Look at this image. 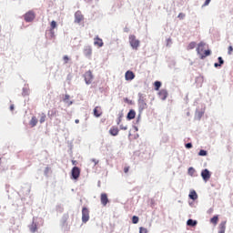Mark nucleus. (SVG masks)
Returning a JSON list of instances; mask_svg holds the SVG:
<instances>
[{
	"label": "nucleus",
	"mask_w": 233,
	"mask_h": 233,
	"mask_svg": "<svg viewBox=\"0 0 233 233\" xmlns=\"http://www.w3.org/2000/svg\"><path fill=\"white\" fill-rule=\"evenodd\" d=\"M168 96V93L166 89H162L160 92H158V97H160L161 100H166Z\"/></svg>",
	"instance_id": "obj_14"
},
{
	"label": "nucleus",
	"mask_w": 233,
	"mask_h": 233,
	"mask_svg": "<svg viewBox=\"0 0 233 233\" xmlns=\"http://www.w3.org/2000/svg\"><path fill=\"white\" fill-rule=\"evenodd\" d=\"M120 122H121V117H119L118 120H117V126L120 125Z\"/></svg>",
	"instance_id": "obj_46"
},
{
	"label": "nucleus",
	"mask_w": 233,
	"mask_h": 233,
	"mask_svg": "<svg viewBox=\"0 0 233 233\" xmlns=\"http://www.w3.org/2000/svg\"><path fill=\"white\" fill-rule=\"evenodd\" d=\"M211 0H205L203 6H208L210 4Z\"/></svg>",
	"instance_id": "obj_36"
},
{
	"label": "nucleus",
	"mask_w": 233,
	"mask_h": 233,
	"mask_svg": "<svg viewBox=\"0 0 233 233\" xmlns=\"http://www.w3.org/2000/svg\"><path fill=\"white\" fill-rule=\"evenodd\" d=\"M206 46H207L206 43L200 42L198 45V47H197V53L199 56V58L201 60H204L205 57H208V56H209L211 55L210 49H206L205 50Z\"/></svg>",
	"instance_id": "obj_1"
},
{
	"label": "nucleus",
	"mask_w": 233,
	"mask_h": 233,
	"mask_svg": "<svg viewBox=\"0 0 233 233\" xmlns=\"http://www.w3.org/2000/svg\"><path fill=\"white\" fill-rule=\"evenodd\" d=\"M219 233H225V231L224 230H219Z\"/></svg>",
	"instance_id": "obj_49"
},
{
	"label": "nucleus",
	"mask_w": 233,
	"mask_h": 233,
	"mask_svg": "<svg viewBox=\"0 0 233 233\" xmlns=\"http://www.w3.org/2000/svg\"><path fill=\"white\" fill-rule=\"evenodd\" d=\"M162 84L159 81H155V90L158 91Z\"/></svg>",
	"instance_id": "obj_27"
},
{
	"label": "nucleus",
	"mask_w": 233,
	"mask_h": 233,
	"mask_svg": "<svg viewBox=\"0 0 233 233\" xmlns=\"http://www.w3.org/2000/svg\"><path fill=\"white\" fill-rule=\"evenodd\" d=\"M90 219V211L88 208H82V222L86 224Z\"/></svg>",
	"instance_id": "obj_4"
},
{
	"label": "nucleus",
	"mask_w": 233,
	"mask_h": 233,
	"mask_svg": "<svg viewBox=\"0 0 233 233\" xmlns=\"http://www.w3.org/2000/svg\"><path fill=\"white\" fill-rule=\"evenodd\" d=\"M91 162L94 163V166H96V165L98 164V160L96 159V158H92V159H91Z\"/></svg>",
	"instance_id": "obj_38"
},
{
	"label": "nucleus",
	"mask_w": 233,
	"mask_h": 233,
	"mask_svg": "<svg viewBox=\"0 0 233 233\" xmlns=\"http://www.w3.org/2000/svg\"><path fill=\"white\" fill-rule=\"evenodd\" d=\"M195 174H196V169H195L193 167H190L188 168V175H189L190 177H194Z\"/></svg>",
	"instance_id": "obj_25"
},
{
	"label": "nucleus",
	"mask_w": 233,
	"mask_h": 233,
	"mask_svg": "<svg viewBox=\"0 0 233 233\" xmlns=\"http://www.w3.org/2000/svg\"><path fill=\"white\" fill-rule=\"evenodd\" d=\"M209 222L215 226L218 225V216H214L213 218H211V219L209 220Z\"/></svg>",
	"instance_id": "obj_22"
},
{
	"label": "nucleus",
	"mask_w": 233,
	"mask_h": 233,
	"mask_svg": "<svg viewBox=\"0 0 233 233\" xmlns=\"http://www.w3.org/2000/svg\"><path fill=\"white\" fill-rule=\"evenodd\" d=\"M63 59H64L65 65H66L69 62V57L66 55L64 56Z\"/></svg>",
	"instance_id": "obj_33"
},
{
	"label": "nucleus",
	"mask_w": 233,
	"mask_h": 233,
	"mask_svg": "<svg viewBox=\"0 0 233 233\" xmlns=\"http://www.w3.org/2000/svg\"><path fill=\"white\" fill-rule=\"evenodd\" d=\"M120 130H128V127L120 125Z\"/></svg>",
	"instance_id": "obj_35"
},
{
	"label": "nucleus",
	"mask_w": 233,
	"mask_h": 233,
	"mask_svg": "<svg viewBox=\"0 0 233 233\" xmlns=\"http://www.w3.org/2000/svg\"><path fill=\"white\" fill-rule=\"evenodd\" d=\"M129 169H130L129 167H124V173H125V174L128 173V170H129Z\"/></svg>",
	"instance_id": "obj_41"
},
{
	"label": "nucleus",
	"mask_w": 233,
	"mask_h": 233,
	"mask_svg": "<svg viewBox=\"0 0 233 233\" xmlns=\"http://www.w3.org/2000/svg\"><path fill=\"white\" fill-rule=\"evenodd\" d=\"M31 233H35L37 231V224L33 222L30 226Z\"/></svg>",
	"instance_id": "obj_21"
},
{
	"label": "nucleus",
	"mask_w": 233,
	"mask_h": 233,
	"mask_svg": "<svg viewBox=\"0 0 233 233\" xmlns=\"http://www.w3.org/2000/svg\"><path fill=\"white\" fill-rule=\"evenodd\" d=\"M137 116V112L134 109H130L128 114H127V119L132 120L135 119Z\"/></svg>",
	"instance_id": "obj_17"
},
{
	"label": "nucleus",
	"mask_w": 233,
	"mask_h": 233,
	"mask_svg": "<svg viewBox=\"0 0 233 233\" xmlns=\"http://www.w3.org/2000/svg\"><path fill=\"white\" fill-rule=\"evenodd\" d=\"M208 155V153H207V151H205V150H200L199 152H198V156H200V157H205V156H207Z\"/></svg>",
	"instance_id": "obj_31"
},
{
	"label": "nucleus",
	"mask_w": 233,
	"mask_h": 233,
	"mask_svg": "<svg viewBox=\"0 0 233 233\" xmlns=\"http://www.w3.org/2000/svg\"><path fill=\"white\" fill-rule=\"evenodd\" d=\"M135 78H136V74L134 72H132L131 70H128V71L126 72L125 79L127 81H132Z\"/></svg>",
	"instance_id": "obj_11"
},
{
	"label": "nucleus",
	"mask_w": 233,
	"mask_h": 233,
	"mask_svg": "<svg viewBox=\"0 0 233 233\" xmlns=\"http://www.w3.org/2000/svg\"><path fill=\"white\" fill-rule=\"evenodd\" d=\"M93 115L95 117H101L103 115L102 107L100 106H96L93 109Z\"/></svg>",
	"instance_id": "obj_9"
},
{
	"label": "nucleus",
	"mask_w": 233,
	"mask_h": 233,
	"mask_svg": "<svg viewBox=\"0 0 233 233\" xmlns=\"http://www.w3.org/2000/svg\"><path fill=\"white\" fill-rule=\"evenodd\" d=\"M72 165L73 166H77V160H72Z\"/></svg>",
	"instance_id": "obj_42"
},
{
	"label": "nucleus",
	"mask_w": 233,
	"mask_h": 233,
	"mask_svg": "<svg viewBox=\"0 0 233 233\" xmlns=\"http://www.w3.org/2000/svg\"><path fill=\"white\" fill-rule=\"evenodd\" d=\"M129 44L131 47L135 50H137L140 46V41L137 39V36L134 35H129Z\"/></svg>",
	"instance_id": "obj_2"
},
{
	"label": "nucleus",
	"mask_w": 233,
	"mask_h": 233,
	"mask_svg": "<svg viewBox=\"0 0 233 233\" xmlns=\"http://www.w3.org/2000/svg\"><path fill=\"white\" fill-rule=\"evenodd\" d=\"M139 233H147V229L146 228L140 227Z\"/></svg>",
	"instance_id": "obj_32"
},
{
	"label": "nucleus",
	"mask_w": 233,
	"mask_h": 233,
	"mask_svg": "<svg viewBox=\"0 0 233 233\" xmlns=\"http://www.w3.org/2000/svg\"><path fill=\"white\" fill-rule=\"evenodd\" d=\"M69 99V96L68 95H66L65 98H64V101H66Z\"/></svg>",
	"instance_id": "obj_45"
},
{
	"label": "nucleus",
	"mask_w": 233,
	"mask_h": 233,
	"mask_svg": "<svg viewBox=\"0 0 233 233\" xmlns=\"http://www.w3.org/2000/svg\"><path fill=\"white\" fill-rule=\"evenodd\" d=\"M138 106L140 110H145L147 108V102H145V100H142V98H140L138 100Z\"/></svg>",
	"instance_id": "obj_15"
},
{
	"label": "nucleus",
	"mask_w": 233,
	"mask_h": 233,
	"mask_svg": "<svg viewBox=\"0 0 233 233\" xmlns=\"http://www.w3.org/2000/svg\"><path fill=\"white\" fill-rule=\"evenodd\" d=\"M232 52H233V47L232 46H229L228 54L230 56Z\"/></svg>",
	"instance_id": "obj_37"
},
{
	"label": "nucleus",
	"mask_w": 233,
	"mask_h": 233,
	"mask_svg": "<svg viewBox=\"0 0 233 233\" xmlns=\"http://www.w3.org/2000/svg\"><path fill=\"white\" fill-rule=\"evenodd\" d=\"M186 147L190 149L193 147V145L191 143H187V144H186Z\"/></svg>",
	"instance_id": "obj_40"
},
{
	"label": "nucleus",
	"mask_w": 233,
	"mask_h": 233,
	"mask_svg": "<svg viewBox=\"0 0 233 233\" xmlns=\"http://www.w3.org/2000/svg\"><path fill=\"white\" fill-rule=\"evenodd\" d=\"M85 17L82 12L80 10L76 11L75 14V23H77V24L82 23Z\"/></svg>",
	"instance_id": "obj_8"
},
{
	"label": "nucleus",
	"mask_w": 233,
	"mask_h": 233,
	"mask_svg": "<svg viewBox=\"0 0 233 233\" xmlns=\"http://www.w3.org/2000/svg\"><path fill=\"white\" fill-rule=\"evenodd\" d=\"M14 109H15V106H14V104H12V105L10 106V110H11V111H14Z\"/></svg>",
	"instance_id": "obj_43"
},
{
	"label": "nucleus",
	"mask_w": 233,
	"mask_h": 233,
	"mask_svg": "<svg viewBox=\"0 0 233 233\" xmlns=\"http://www.w3.org/2000/svg\"><path fill=\"white\" fill-rule=\"evenodd\" d=\"M37 124H38V119L36 118V116H32V118L29 122L30 127H36Z\"/></svg>",
	"instance_id": "obj_19"
},
{
	"label": "nucleus",
	"mask_w": 233,
	"mask_h": 233,
	"mask_svg": "<svg viewBox=\"0 0 233 233\" xmlns=\"http://www.w3.org/2000/svg\"><path fill=\"white\" fill-rule=\"evenodd\" d=\"M108 202L107 195L106 193H102V195H100V203H102V206L106 207Z\"/></svg>",
	"instance_id": "obj_12"
},
{
	"label": "nucleus",
	"mask_w": 233,
	"mask_h": 233,
	"mask_svg": "<svg viewBox=\"0 0 233 233\" xmlns=\"http://www.w3.org/2000/svg\"><path fill=\"white\" fill-rule=\"evenodd\" d=\"M109 133H110V135H112V136L116 137V136H117V135H118V133H119V129H118V127H117L113 126V127L110 128Z\"/></svg>",
	"instance_id": "obj_16"
},
{
	"label": "nucleus",
	"mask_w": 233,
	"mask_h": 233,
	"mask_svg": "<svg viewBox=\"0 0 233 233\" xmlns=\"http://www.w3.org/2000/svg\"><path fill=\"white\" fill-rule=\"evenodd\" d=\"M196 46H197V43H196V42H192V43H190V44L187 46V50H193V49L196 48Z\"/></svg>",
	"instance_id": "obj_24"
},
{
	"label": "nucleus",
	"mask_w": 233,
	"mask_h": 233,
	"mask_svg": "<svg viewBox=\"0 0 233 233\" xmlns=\"http://www.w3.org/2000/svg\"><path fill=\"white\" fill-rule=\"evenodd\" d=\"M218 62L220 66L224 65V60L222 59L221 56L218 57Z\"/></svg>",
	"instance_id": "obj_39"
},
{
	"label": "nucleus",
	"mask_w": 233,
	"mask_h": 233,
	"mask_svg": "<svg viewBox=\"0 0 233 233\" xmlns=\"http://www.w3.org/2000/svg\"><path fill=\"white\" fill-rule=\"evenodd\" d=\"M83 53H84V56L91 60L92 59V55H93V47L92 46H84V49H83Z\"/></svg>",
	"instance_id": "obj_5"
},
{
	"label": "nucleus",
	"mask_w": 233,
	"mask_h": 233,
	"mask_svg": "<svg viewBox=\"0 0 233 233\" xmlns=\"http://www.w3.org/2000/svg\"><path fill=\"white\" fill-rule=\"evenodd\" d=\"M80 176H81V168L77 167H74L71 170V178L79 179Z\"/></svg>",
	"instance_id": "obj_6"
},
{
	"label": "nucleus",
	"mask_w": 233,
	"mask_h": 233,
	"mask_svg": "<svg viewBox=\"0 0 233 233\" xmlns=\"http://www.w3.org/2000/svg\"><path fill=\"white\" fill-rule=\"evenodd\" d=\"M57 26V24L55 20L51 22V30H54Z\"/></svg>",
	"instance_id": "obj_29"
},
{
	"label": "nucleus",
	"mask_w": 233,
	"mask_h": 233,
	"mask_svg": "<svg viewBox=\"0 0 233 233\" xmlns=\"http://www.w3.org/2000/svg\"><path fill=\"white\" fill-rule=\"evenodd\" d=\"M25 23H32L35 19V13L33 10H29L24 15Z\"/></svg>",
	"instance_id": "obj_3"
},
{
	"label": "nucleus",
	"mask_w": 233,
	"mask_h": 233,
	"mask_svg": "<svg viewBox=\"0 0 233 233\" xmlns=\"http://www.w3.org/2000/svg\"><path fill=\"white\" fill-rule=\"evenodd\" d=\"M178 19H185V14L183 13H179V15H177Z\"/></svg>",
	"instance_id": "obj_34"
},
{
	"label": "nucleus",
	"mask_w": 233,
	"mask_h": 233,
	"mask_svg": "<svg viewBox=\"0 0 233 233\" xmlns=\"http://www.w3.org/2000/svg\"><path fill=\"white\" fill-rule=\"evenodd\" d=\"M187 225L188 227H196L198 225V222L190 218L187 221Z\"/></svg>",
	"instance_id": "obj_20"
},
{
	"label": "nucleus",
	"mask_w": 233,
	"mask_h": 233,
	"mask_svg": "<svg viewBox=\"0 0 233 233\" xmlns=\"http://www.w3.org/2000/svg\"><path fill=\"white\" fill-rule=\"evenodd\" d=\"M219 66H221V65H220V64H218V63H215V67H216V68H218V67H219Z\"/></svg>",
	"instance_id": "obj_44"
},
{
	"label": "nucleus",
	"mask_w": 233,
	"mask_h": 233,
	"mask_svg": "<svg viewBox=\"0 0 233 233\" xmlns=\"http://www.w3.org/2000/svg\"><path fill=\"white\" fill-rule=\"evenodd\" d=\"M226 224H227V221H222L219 225V230L220 231H226Z\"/></svg>",
	"instance_id": "obj_26"
},
{
	"label": "nucleus",
	"mask_w": 233,
	"mask_h": 233,
	"mask_svg": "<svg viewBox=\"0 0 233 233\" xmlns=\"http://www.w3.org/2000/svg\"><path fill=\"white\" fill-rule=\"evenodd\" d=\"M75 123H76V124H79V123H80V120H79V119H76V120H75Z\"/></svg>",
	"instance_id": "obj_47"
},
{
	"label": "nucleus",
	"mask_w": 233,
	"mask_h": 233,
	"mask_svg": "<svg viewBox=\"0 0 233 233\" xmlns=\"http://www.w3.org/2000/svg\"><path fill=\"white\" fill-rule=\"evenodd\" d=\"M198 116H199V118H201V116H202V113H199V114H198Z\"/></svg>",
	"instance_id": "obj_48"
},
{
	"label": "nucleus",
	"mask_w": 233,
	"mask_h": 233,
	"mask_svg": "<svg viewBox=\"0 0 233 233\" xmlns=\"http://www.w3.org/2000/svg\"><path fill=\"white\" fill-rule=\"evenodd\" d=\"M139 222V218L137 216H133L132 218V223L137 225Z\"/></svg>",
	"instance_id": "obj_28"
},
{
	"label": "nucleus",
	"mask_w": 233,
	"mask_h": 233,
	"mask_svg": "<svg viewBox=\"0 0 233 233\" xmlns=\"http://www.w3.org/2000/svg\"><path fill=\"white\" fill-rule=\"evenodd\" d=\"M190 199L196 200L198 198V195L196 190H191L188 195Z\"/></svg>",
	"instance_id": "obj_18"
},
{
	"label": "nucleus",
	"mask_w": 233,
	"mask_h": 233,
	"mask_svg": "<svg viewBox=\"0 0 233 233\" xmlns=\"http://www.w3.org/2000/svg\"><path fill=\"white\" fill-rule=\"evenodd\" d=\"M84 78H85V82L86 85H90L92 84L93 82V79H94V76H93V73L92 71H86L85 74H84Z\"/></svg>",
	"instance_id": "obj_7"
},
{
	"label": "nucleus",
	"mask_w": 233,
	"mask_h": 233,
	"mask_svg": "<svg viewBox=\"0 0 233 233\" xmlns=\"http://www.w3.org/2000/svg\"><path fill=\"white\" fill-rule=\"evenodd\" d=\"M68 218H69L68 213L64 214V216H63V221H64V223H66V222L68 220Z\"/></svg>",
	"instance_id": "obj_30"
},
{
	"label": "nucleus",
	"mask_w": 233,
	"mask_h": 233,
	"mask_svg": "<svg viewBox=\"0 0 233 233\" xmlns=\"http://www.w3.org/2000/svg\"><path fill=\"white\" fill-rule=\"evenodd\" d=\"M94 46H98V47H103L104 46V42L99 36H96L94 38Z\"/></svg>",
	"instance_id": "obj_13"
},
{
	"label": "nucleus",
	"mask_w": 233,
	"mask_h": 233,
	"mask_svg": "<svg viewBox=\"0 0 233 233\" xmlns=\"http://www.w3.org/2000/svg\"><path fill=\"white\" fill-rule=\"evenodd\" d=\"M46 120V115L45 113L40 114L39 123L44 124Z\"/></svg>",
	"instance_id": "obj_23"
},
{
	"label": "nucleus",
	"mask_w": 233,
	"mask_h": 233,
	"mask_svg": "<svg viewBox=\"0 0 233 233\" xmlns=\"http://www.w3.org/2000/svg\"><path fill=\"white\" fill-rule=\"evenodd\" d=\"M201 177L205 181H208L211 177V174L208 169L205 168L201 171Z\"/></svg>",
	"instance_id": "obj_10"
}]
</instances>
